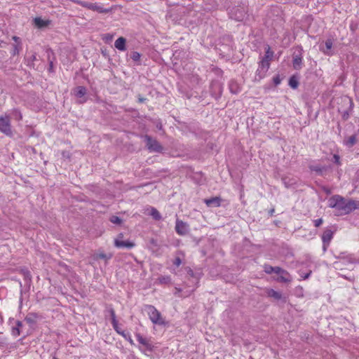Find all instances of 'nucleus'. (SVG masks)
Listing matches in <instances>:
<instances>
[{
	"instance_id": "f257e3e1",
	"label": "nucleus",
	"mask_w": 359,
	"mask_h": 359,
	"mask_svg": "<svg viewBox=\"0 0 359 359\" xmlns=\"http://www.w3.org/2000/svg\"><path fill=\"white\" fill-rule=\"evenodd\" d=\"M329 207L335 209L337 211V215H347L354 210L353 201L346 200L344 197L339 195H334L332 196L329 201Z\"/></svg>"
},
{
	"instance_id": "f03ea898",
	"label": "nucleus",
	"mask_w": 359,
	"mask_h": 359,
	"mask_svg": "<svg viewBox=\"0 0 359 359\" xmlns=\"http://www.w3.org/2000/svg\"><path fill=\"white\" fill-rule=\"evenodd\" d=\"M144 310L154 324L158 325H163L165 324V321L162 317V315L154 306L145 305Z\"/></svg>"
},
{
	"instance_id": "7ed1b4c3",
	"label": "nucleus",
	"mask_w": 359,
	"mask_h": 359,
	"mask_svg": "<svg viewBox=\"0 0 359 359\" xmlns=\"http://www.w3.org/2000/svg\"><path fill=\"white\" fill-rule=\"evenodd\" d=\"M292 67L295 70H300L303 67V49L298 46L292 54Z\"/></svg>"
},
{
	"instance_id": "20e7f679",
	"label": "nucleus",
	"mask_w": 359,
	"mask_h": 359,
	"mask_svg": "<svg viewBox=\"0 0 359 359\" xmlns=\"http://www.w3.org/2000/svg\"><path fill=\"white\" fill-rule=\"evenodd\" d=\"M135 337L140 344L144 347L143 348L139 347L142 353H146L147 351L152 352L154 351V346L150 339L143 337L140 333H136Z\"/></svg>"
},
{
	"instance_id": "39448f33",
	"label": "nucleus",
	"mask_w": 359,
	"mask_h": 359,
	"mask_svg": "<svg viewBox=\"0 0 359 359\" xmlns=\"http://www.w3.org/2000/svg\"><path fill=\"white\" fill-rule=\"evenodd\" d=\"M270 67V63L267 62L266 59H262L259 62L258 68L255 73V80L260 81L265 77L266 72Z\"/></svg>"
},
{
	"instance_id": "423d86ee",
	"label": "nucleus",
	"mask_w": 359,
	"mask_h": 359,
	"mask_svg": "<svg viewBox=\"0 0 359 359\" xmlns=\"http://www.w3.org/2000/svg\"><path fill=\"white\" fill-rule=\"evenodd\" d=\"M144 139L146 141V146L150 151L161 153L163 151V148L160 143L155 139H153L149 135H145Z\"/></svg>"
},
{
	"instance_id": "0eeeda50",
	"label": "nucleus",
	"mask_w": 359,
	"mask_h": 359,
	"mask_svg": "<svg viewBox=\"0 0 359 359\" xmlns=\"http://www.w3.org/2000/svg\"><path fill=\"white\" fill-rule=\"evenodd\" d=\"M0 132L8 136L12 135L11 117L9 116L6 115L0 117Z\"/></svg>"
},
{
	"instance_id": "6e6552de",
	"label": "nucleus",
	"mask_w": 359,
	"mask_h": 359,
	"mask_svg": "<svg viewBox=\"0 0 359 359\" xmlns=\"http://www.w3.org/2000/svg\"><path fill=\"white\" fill-rule=\"evenodd\" d=\"M246 12L243 7L233 8L230 12L231 18L236 21H243L245 18Z\"/></svg>"
},
{
	"instance_id": "1a4fd4ad",
	"label": "nucleus",
	"mask_w": 359,
	"mask_h": 359,
	"mask_svg": "<svg viewBox=\"0 0 359 359\" xmlns=\"http://www.w3.org/2000/svg\"><path fill=\"white\" fill-rule=\"evenodd\" d=\"M79 4L83 8H86L88 9L97 11L100 13H104L108 11L107 9L104 8L103 7L97 4L90 3L87 1H80Z\"/></svg>"
},
{
	"instance_id": "9d476101",
	"label": "nucleus",
	"mask_w": 359,
	"mask_h": 359,
	"mask_svg": "<svg viewBox=\"0 0 359 359\" xmlns=\"http://www.w3.org/2000/svg\"><path fill=\"white\" fill-rule=\"evenodd\" d=\"M175 231L180 236H184L189 232V225L183 221L177 219Z\"/></svg>"
},
{
	"instance_id": "9b49d317",
	"label": "nucleus",
	"mask_w": 359,
	"mask_h": 359,
	"mask_svg": "<svg viewBox=\"0 0 359 359\" xmlns=\"http://www.w3.org/2000/svg\"><path fill=\"white\" fill-rule=\"evenodd\" d=\"M282 182L286 188H294L298 184V179L294 177L283 176Z\"/></svg>"
},
{
	"instance_id": "f8f14e48",
	"label": "nucleus",
	"mask_w": 359,
	"mask_h": 359,
	"mask_svg": "<svg viewBox=\"0 0 359 359\" xmlns=\"http://www.w3.org/2000/svg\"><path fill=\"white\" fill-rule=\"evenodd\" d=\"M114 245L118 248H127L131 249L135 246V243L130 241H123L120 239L114 240Z\"/></svg>"
},
{
	"instance_id": "ddd939ff",
	"label": "nucleus",
	"mask_w": 359,
	"mask_h": 359,
	"mask_svg": "<svg viewBox=\"0 0 359 359\" xmlns=\"http://www.w3.org/2000/svg\"><path fill=\"white\" fill-rule=\"evenodd\" d=\"M279 275L277 280L281 283H290L292 281V278L290 274L285 269L280 268V271L277 273Z\"/></svg>"
},
{
	"instance_id": "4468645a",
	"label": "nucleus",
	"mask_w": 359,
	"mask_h": 359,
	"mask_svg": "<svg viewBox=\"0 0 359 359\" xmlns=\"http://www.w3.org/2000/svg\"><path fill=\"white\" fill-rule=\"evenodd\" d=\"M335 257L339 259H343L347 263H356V259L353 257V255L351 254H348L346 252H340L339 255H335Z\"/></svg>"
},
{
	"instance_id": "2eb2a0df",
	"label": "nucleus",
	"mask_w": 359,
	"mask_h": 359,
	"mask_svg": "<svg viewBox=\"0 0 359 359\" xmlns=\"http://www.w3.org/2000/svg\"><path fill=\"white\" fill-rule=\"evenodd\" d=\"M222 199L220 197L215 196L210 198L204 199V203L208 207L217 208L221 205Z\"/></svg>"
},
{
	"instance_id": "dca6fc26",
	"label": "nucleus",
	"mask_w": 359,
	"mask_h": 359,
	"mask_svg": "<svg viewBox=\"0 0 359 359\" xmlns=\"http://www.w3.org/2000/svg\"><path fill=\"white\" fill-rule=\"evenodd\" d=\"M34 25L39 29H42L48 27L51 21L49 20H43L41 17H36L34 19Z\"/></svg>"
},
{
	"instance_id": "f3484780",
	"label": "nucleus",
	"mask_w": 359,
	"mask_h": 359,
	"mask_svg": "<svg viewBox=\"0 0 359 359\" xmlns=\"http://www.w3.org/2000/svg\"><path fill=\"white\" fill-rule=\"evenodd\" d=\"M175 292H174V294L175 296H177L179 297H187L189 295H191L192 292H194V291L195 290V287L183 292L181 288L176 287L175 288Z\"/></svg>"
},
{
	"instance_id": "a211bd4d",
	"label": "nucleus",
	"mask_w": 359,
	"mask_h": 359,
	"mask_svg": "<svg viewBox=\"0 0 359 359\" xmlns=\"http://www.w3.org/2000/svg\"><path fill=\"white\" fill-rule=\"evenodd\" d=\"M126 40L125 38L121 36L118 38L114 42V46L118 50L124 51L126 50Z\"/></svg>"
},
{
	"instance_id": "6ab92c4d",
	"label": "nucleus",
	"mask_w": 359,
	"mask_h": 359,
	"mask_svg": "<svg viewBox=\"0 0 359 359\" xmlns=\"http://www.w3.org/2000/svg\"><path fill=\"white\" fill-rule=\"evenodd\" d=\"M333 234H334V232L331 229H325L322 235L323 243H330L333 238Z\"/></svg>"
},
{
	"instance_id": "aec40b11",
	"label": "nucleus",
	"mask_w": 359,
	"mask_h": 359,
	"mask_svg": "<svg viewBox=\"0 0 359 359\" xmlns=\"http://www.w3.org/2000/svg\"><path fill=\"white\" fill-rule=\"evenodd\" d=\"M39 316L36 313H29L25 317V321L29 325H34L36 323Z\"/></svg>"
},
{
	"instance_id": "412c9836",
	"label": "nucleus",
	"mask_w": 359,
	"mask_h": 359,
	"mask_svg": "<svg viewBox=\"0 0 359 359\" xmlns=\"http://www.w3.org/2000/svg\"><path fill=\"white\" fill-rule=\"evenodd\" d=\"M35 60H36V53H33L30 56L25 58L27 66L29 68L35 69Z\"/></svg>"
},
{
	"instance_id": "4be33fe9",
	"label": "nucleus",
	"mask_w": 359,
	"mask_h": 359,
	"mask_svg": "<svg viewBox=\"0 0 359 359\" xmlns=\"http://www.w3.org/2000/svg\"><path fill=\"white\" fill-rule=\"evenodd\" d=\"M264 271L267 274H271L272 273H275L277 274L278 271H280V267L279 266H272L269 264L264 265Z\"/></svg>"
},
{
	"instance_id": "5701e85b",
	"label": "nucleus",
	"mask_w": 359,
	"mask_h": 359,
	"mask_svg": "<svg viewBox=\"0 0 359 359\" xmlns=\"http://www.w3.org/2000/svg\"><path fill=\"white\" fill-rule=\"evenodd\" d=\"M267 294L269 297H272L276 300H280L282 299V294L280 292L276 291L273 289H270L267 292Z\"/></svg>"
},
{
	"instance_id": "b1692460",
	"label": "nucleus",
	"mask_w": 359,
	"mask_h": 359,
	"mask_svg": "<svg viewBox=\"0 0 359 359\" xmlns=\"http://www.w3.org/2000/svg\"><path fill=\"white\" fill-rule=\"evenodd\" d=\"M86 94V88L83 86H78L74 90V95L77 97H82Z\"/></svg>"
},
{
	"instance_id": "393cba45",
	"label": "nucleus",
	"mask_w": 359,
	"mask_h": 359,
	"mask_svg": "<svg viewBox=\"0 0 359 359\" xmlns=\"http://www.w3.org/2000/svg\"><path fill=\"white\" fill-rule=\"evenodd\" d=\"M325 50H323V53L327 55H331V49L332 48V45H333V43H332V39H327L325 43Z\"/></svg>"
},
{
	"instance_id": "a878e982",
	"label": "nucleus",
	"mask_w": 359,
	"mask_h": 359,
	"mask_svg": "<svg viewBox=\"0 0 359 359\" xmlns=\"http://www.w3.org/2000/svg\"><path fill=\"white\" fill-rule=\"evenodd\" d=\"M11 118L15 119L16 121H20L22 118V115L21 114V112L18 109H13L12 111H11Z\"/></svg>"
},
{
	"instance_id": "bb28decb",
	"label": "nucleus",
	"mask_w": 359,
	"mask_h": 359,
	"mask_svg": "<svg viewBox=\"0 0 359 359\" xmlns=\"http://www.w3.org/2000/svg\"><path fill=\"white\" fill-rule=\"evenodd\" d=\"M22 326V323L20 320L16 321V327H13L12 329V334L15 337H18L20 334V328Z\"/></svg>"
},
{
	"instance_id": "cd10ccee",
	"label": "nucleus",
	"mask_w": 359,
	"mask_h": 359,
	"mask_svg": "<svg viewBox=\"0 0 359 359\" xmlns=\"http://www.w3.org/2000/svg\"><path fill=\"white\" fill-rule=\"evenodd\" d=\"M149 215L155 220L161 219V215L160 212L155 208H153V207L151 208Z\"/></svg>"
},
{
	"instance_id": "c85d7f7f",
	"label": "nucleus",
	"mask_w": 359,
	"mask_h": 359,
	"mask_svg": "<svg viewBox=\"0 0 359 359\" xmlns=\"http://www.w3.org/2000/svg\"><path fill=\"white\" fill-rule=\"evenodd\" d=\"M356 142L355 135H351L345 140V144L348 147H353Z\"/></svg>"
},
{
	"instance_id": "c756f323",
	"label": "nucleus",
	"mask_w": 359,
	"mask_h": 359,
	"mask_svg": "<svg viewBox=\"0 0 359 359\" xmlns=\"http://www.w3.org/2000/svg\"><path fill=\"white\" fill-rule=\"evenodd\" d=\"M289 86L293 88L296 89L299 86V81L295 76H291L289 79Z\"/></svg>"
},
{
	"instance_id": "7c9ffc66",
	"label": "nucleus",
	"mask_w": 359,
	"mask_h": 359,
	"mask_svg": "<svg viewBox=\"0 0 359 359\" xmlns=\"http://www.w3.org/2000/svg\"><path fill=\"white\" fill-rule=\"evenodd\" d=\"M158 281L161 284H169L171 283V278L170 276H164L158 278Z\"/></svg>"
},
{
	"instance_id": "2f4dec72",
	"label": "nucleus",
	"mask_w": 359,
	"mask_h": 359,
	"mask_svg": "<svg viewBox=\"0 0 359 359\" xmlns=\"http://www.w3.org/2000/svg\"><path fill=\"white\" fill-rule=\"evenodd\" d=\"M229 89L232 93L236 94L238 93V87L235 82H231L229 84Z\"/></svg>"
},
{
	"instance_id": "473e14b6",
	"label": "nucleus",
	"mask_w": 359,
	"mask_h": 359,
	"mask_svg": "<svg viewBox=\"0 0 359 359\" xmlns=\"http://www.w3.org/2000/svg\"><path fill=\"white\" fill-rule=\"evenodd\" d=\"M273 53L271 50L270 47H268L266 50L265 56L262 59H266L267 62H269V60L273 57Z\"/></svg>"
},
{
	"instance_id": "72a5a7b5",
	"label": "nucleus",
	"mask_w": 359,
	"mask_h": 359,
	"mask_svg": "<svg viewBox=\"0 0 359 359\" xmlns=\"http://www.w3.org/2000/svg\"><path fill=\"white\" fill-rule=\"evenodd\" d=\"M187 274L191 278H194L195 279V281L196 283H198L199 281V279L198 277L195 276L194 275V273L193 271V270L191 269V268H187Z\"/></svg>"
},
{
	"instance_id": "f704fd0d",
	"label": "nucleus",
	"mask_w": 359,
	"mask_h": 359,
	"mask_svg": "<svg viewBox=\"0 0 359 359\" xmlns=\"http://www.w3.org/2000/svg\"><path fill=\"white\" fill-rule=\"evenodd\" d=\"M111 325L115 331L118 333L122 329L119 327L117 320H111Z\"/></svg>"
},
{
	"instance_id": "c9c22d12",
	"label": "nucleus",
	"mask_w": 359,
	"mask_h": 359,
	"mask_svg": "<svg viewBox=\"0 0 359 359\" xmlns=\"http://www.w3.org/2000/svg\"><path fill=\"white\" fill-rule=\"evenodd\" d=\"M110 222L116 224H121L122 222V219L118 216H112L110 218Z\"/></svg>"
},
{
	"instance_id": "e433bc0d",
	"label": "nucleus",
	"mask_w": 359,
	"mask_h": 359,
	"mask_svg": "<svg viewBox=\"0 0 359 359\" xmlns=\"http://www.w3.org/2000/svg\"><path fill=\"white\" fill-rule=\"evenodd\" d=\"M189 283H187L186 285L189 287H191V289L195 287V290H196L198 287L197 285L198 283H196L195 279H194V278H191V280H189Z\"/></svg>"
},
{
	"instance_id": "4c0bfd02",
	"label": "nucleus",
	"mask_w": 359,
	"mask_h": 359,
	"mask_svg": "<svg viewBox=\"0 0 359 359\" xmlns=\"http://www.w3.org/2000/svg\"><path fill=\"white\" fill-rule=\"evenodd\" d=\"M19 46H20V45L14 44L13 46V50L11 51V54L13 55H16L19 54V52H20V47Z\"/></svg>"
},
{
	"instance_id": "58836bf2",
	"label": "nucleus",
	"mask_w": 359,
	"mask_h": 359,
	"mask_svg": "<svg viewBox=\"0 0 359 359\" xmlns=\"http://www.w3.org/2000/svg\"><path fill=\"white\" fill-rule=\"evenodd\" d=\"M47 53H48V62H49V70L50 71L52 69H53V61L50 60V54H53V51L51 50H47Z\"/></svg>"
},
{
	"instance_id": "ea45409f",
	"label": "nucleus",
	"mask_w": 359,
	"mask_h": 359,
	"mask_svg": "<svg viewBox=\"0 0 359 359\" xmlns=\"http://www.w3.org/2000/svg\"><path fill=\"white\" fill-rule=\"evenodd\" d=\"M140 54L137 52H133L131 55H130V57L132 58L133 60L134 61H139L140 59Z\"/></svg>"
},
{
	"instance_id": "a19ab883",
	"label": "nucleus",
	"mask_w": 359,
	"mask_h": 359,
	"mask_svg": "<svg viewBox=\"0 0 359 359\" xmlns=\"http://www.w3.org/2000/svg\"><path fill=\"white\" fill-rule=\"evenodd\" d=\"M311 170H313V171H315V172H318V173H319V174H321V173H322V172H323V170H325V168H323V167H320V166L316 165V166H313V167L311 168Z\"/></svg>"
},
{
	"instance_id": "79ce46f5",
	"label": "nucleus",
	"mask_w": 359,
	"mask_h": 359,
	"mask_svg": "<svg viewBox=\"0 0 359 359\" xmlns=\"http://www.w3.org/2000/svg\"><path fill=\"white\" fill-rule=\"evenodd\" d=\"M182 264V259L181 258L177 256L175 258L174 261H173V264L176 266V267H179Z\"/></svg>"
},
{
	"instance_id": "37998d69",
	"label": "nucleus",
	"mask_w": 359,
	"mask_h": 359,
	"mask_svg": "<svg viewBox=\"0 0 359 359\" xmlns=\"http://www.w3.org/2000/svg\"><path fill=\"white\" fill-rule=\"evenodd\" d=\"M273 83L275 84V86L279 85L280 83V82H281V79H280L279 75L275 76L273 78Z\"/></svg>"
},
{
	"instance_id": "c03bdc74",
	"label": "nucleus",
	"mask_w": 359,
	"mask_h": 359,
	"mask_svg": "<svg viewBox=\"0 0 359 359\" xmlns=\"http://www.w3.org/2000/svg\"><path fill=\"white\" fill-rule=\"evenodd\" d=\"M97 257L102 259H108L111 257V256H107L104 253H100L97 255Z\"/></svg>"
},
{
	"instance_id": "a18cd8bd",
	"label": "nucleus",
	"mask_w": 359,
	"mask_h": 359,
	"mask_svg": "<svg viewBox=\"0 0 359 359\" xmlns=\"http://www.w3.org/2000/svg\"><path fill=\"white\" fill-rule=\"evenodd\" d=\"M314 225L316 227L320 226L323 224V219H317L313 221Z\"/></svg>"
},
{
	"instance_id": "49530a36",
	"label": "nucleus",
	"mask_w": 359,
	"mask_h": 359,
	"mask_svg": "<svg viewBox=\"0 0 359 359\" xmlns=\"http://www.w3.org/2000/svg\"><path fill=\"white\" fill-rule=\"evenodd\" d=\"M109 311L111 316V320H116L114 310L113 309H110Z\"/></svg>"
},
{
	"instance_id": "de8ad7c7",
	"label": "nucleus",
	"mask_w": 359,
	"mask_h": 359,
	"mask_svg": "<svg viewBox=\"0 0 359 359\" xmlns=\"http://www.w3.org/2000/svg\"><path fill=\"white\" fill-rule=\"evenodd\" d=\"M333 159L335 163H337V165H340V158L339 155L334 154L333 156Z\"/></svg>"
},
{
	"instance_id": "09e8293b",
	"label": "nucleus",
	"mask_w": 359,
	"mask_h": 359,
	"mask_svg": "<svg viewBox=\"0 0 359 359\" xmlns=\"http://www.w3.org/2000/svg\"><path fill=\"white\" fill-rule=\"evenodd\" d=\"M12 39L16 43V44L21 45V39H20V37L13 36Z\"/></svg>"
},
{
	"instance_id": "8fccbe9b",
	"label": "nucleus",
	"mask_w": 359,
	"mask_h": 359,
	"mask_svg": "<svg viewBox=\"0 0 359 359\" xmlns=\"http://www.w3.org/2000/svg\"><path fill=\"white\" fill-rule=\"evenodd\" d=\"M118 334L121 335L124 339H126L129 334V333H126L123 330H121Z\"/></svg>"
},
{
	"instance_id": "3c124183",
	"label": "nucleus",
	"mask_w": 359,
	"mask_h": 359,
	"mask_svg": "<svg viewBox=\"0 0 359 359\" xmlns=\"http://www.w3.org/2000/svg\"><path fill=\"white\" fill-rule=\"evenodd\" d=\"M311 273V271H310L309 273H306L305 274H302L301 276L303 279H307Z\"/></svg>"
},
{
	"instance_id": "603ef678",
	"label": "nucleus",
	"mask_w": 359,
	"mask_h": 359,
	"mask_svg": "<svg viewBox=\"0 0 359 359\" xmlns=\"http://www.w3.org/2000/svg\"><path fill=\"white\" fill-rule=\"evenodd\" d=\"M126 339L131 344V345H134V342H133V340L131 338V336L130 334H129L128 336H127V337L126 338Z\"/></svg>"
},
{
	"instance_id": "864d4df0",
	"label": "nucleus",
	"mask_w": 359,
	"mask_h": 359,
	"mask_svg": "<svg viewBox=\"0 0 359 359\" xmlns=\"http://www.w3.org/2000/svg\"><path fill=\"white\" fill-rule=\"evenodd\" d=\"M323 251L325 252L327 250V248H328L330 243H323Z\"/></svg>"
},
{
	"instance_id": "5fc2aeb1",
	"label": "nucleus",
	"mask_w": 359,
	"mask_h": 359,
	"mask_svg": "<svg viewBox=\"0 0 359 359\" xmlns=\"http://www.w3.org/2000/svg\"><path fill=\"white\" fill-rule=\"evenodd\" d=\"M353 206L355 207L354 210L359 209V201L355 202L353 201Z\"/></svg>"
},
{
	"instance_id": "6e6d98bb",
	"label": "nucleus",
	"mask_w": 359,
	"mask_h": 359,
	"mask_svg": "<svg viewBox=\"0 0 359 359\" xmlns=\"http://www.w3.org/2000/svg\"><path fill=\"white\" fill-rule=\"evenodd\" d=\"M116 239H120V240H123V234L122 233H119L116 238Z\"/></svg>"
},
{
	"instance_id": "4d7b16f0",
	"label": "nucleus",
	"mask_w": 359,
	"mask_h": 359,
	"mask_svg": "<svg viewBox=\"0 0 359 359\" xmlns=\"http://www.w3.org/2000/svg\"><path fill=\"white\" fill-rule=\"evenodd\" d=\"M334 266L336 269H338L339 267V262H334Z\"/></svg>"
},
{
	"instance_id": "13d9d810",
	"label": "nucleus",
	"mask_w": 359,
	"mask_h": 359,
	"mask_svg": "<svg viewBox=\"0 0 359 359\" xmlns=\"http://www.w3.org/2000/svg\"><path fill=\"white\" fill-rule=\"evenodd\" d=\"M145 100H146V98H144V97H139V98H138V101H139V102H140V103L144 102Z\"/></svg>"
},
{
	"instance_id": "bf43d9fd",
	"label": "nucleus",
	"mask_w": 359,
	"mask_h": 359,
	"mask_svg": "<svg viewBox=\"0 0 359 359\" xmlns=\"http://www.w3.org/2000/svg\"><path fill=\"white\" fill-rule=\"evenodd\" d=\"M177 255H182V256H184V253H183V252H182V251H178V252H177Z\"/></svg>"
},
{
	"instance_id": "052dcab7",
	"label": "nucleus",
	"mask_w": 359,
	"mask_h": 359,
	"mask_svg": "<svg viewBox=\"0 0 359 359\" xmlns=\"http://www.w3.org/2000/svg\"><path fill=\"white\" fill-rule=\"evenodd\" d=\"M273 212H274V209L271 210L269 212L270 215H272Z\"/></svg>"
},
{
	"instance_id": "680f3d73",
	"label": "nucleus",
	"mask_w": 359,
	"mask_h": 359,
	"mask_svg": "<svg viewBox=\"0 0 359 359\" xmlns=\"http://www.w3.org/2000/svg\"><path fill=\"white\" fill-rule=\"evenodd\" d=\"M0 319H1V323H2L3 322V318H2L1 316H0Z\"/></svg>"
},
{
	"instance_id": "e2e57ef3",
	"label": "nucleus",
	"mask_w": 359,
	"mask_h": 359,
	"mask_svg": "<svg viewBox=\"0 0 359 359\" xmlns=\"http://www.w3.org/2000/svg\"><path fill=\"white\" fill-rule=\"evenodd\" d=\"M356 263L359 264V259L358 260H356Z\"/></svg>"
}]
</instances>
